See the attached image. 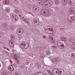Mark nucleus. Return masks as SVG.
Here are the masks:
<instances>
[{
    "instance_id": "c756f323",
    "label": "nucleus",
    "mask_w": 75,
    "mask_h": 75,
    "mask_svg": "<svg viewBox=\"0 0 75 75\" xmlns=\"http://www.w3.org/2000/svg\"><path fill=\"white\" fill-rule=\"evenodd\" d=\"M17 63L18 64H20V61L19 60H18L17 61Z\"/></svg>"
},
{
    "instance_id": "6e6552de",
    "label": "nucleus",
    "mask_w": 75,
    "mask_h": 75,
    "mask_svg": "<svg viewBox=\"0 0 75 75\" xmlns=\"http://www.w3.org/2000/svg\"><path fill=\"white\" fill-rule=\"evenodd\" d=\"M5 11V12L7 13H10V8L9 7H6V8Z\"/></svg>"
},
{
    "instance_id": "e2e57ef3",
    "label": "nucleus",
    "mask_w": 75,
    "mask_h": 75,
    "mask_svg": "<svg viewBox=\"0 0 75 75\" xmlns=\"http://www.w3.org/2000/svg\"><path fill=\"white\" fill-rule=\"evenodd\" d=\"M74 45H75V43Z\"/></svg>"
},
{
    "instance_id": "bb28decb",
    "label": "nucleus",
    "mask_w": 75,
    "mask_h": 75,
    "mask_svg": "<svg viewBox=\"0 0 75 75\" xmlns=\"http://www.w3.org/2000/svg\"><path fill=\"white\" fill-rule=\"evenodd\" d=\"M67 46V43H64V47H66Z\"/></svg>"
},
{
    "instance_id": "49530a36",
    "label": "nucleus",
    "mask_w": 75,
    "mask_h": 75,
    "mask_svg": "<svg viewBox=\"0 0 75 75\" xmlns=\"http://www.w3.org/2000/svg\"><path fill=\"white\" fill-rule=\"evenodd\" d=\"M13 44V42H11V44Z\"/></svg>"
},
{
    "instance_id": "338daca9",
    "label": "nucleus",
    "mask_w": 75,
    "mask_h": 75,
    "mask_svg": "<svg viewBox=\"0 0 75 75\" xmlns=\"http://www.w3.org/2000/svg\"><path fill=\"white\" fill-rule=\"evenodd\" d=\"M38 74H39V72H38Z\"/></svg>"
},
{
    "instance_id": "cd10ccee",
    "label": "nucleus",
    "mask_w": 75,
    "mask_h": 75,
    "mask_svg": "<svg viewBox=\"0 0 75 75\" xmlns=\"http://www.w3.org/2000/svg\"><path fill=\"white\" fill-rule=\"evenodd\" d=\"M52 48L53 49H55L56 48V46H53Z\"/></svg>"
},
{
    "instance_id": "6ab92c4d",
    "label": "nucleus",
    "mask_w": 75,
    "mask_h": 75,
    "mask_svg": "<svg viewBox=\"0 0 75 75\" xmlns=\"http://www.w3.org/2000/svg\"><path fill=\"white\" fill-rule=\"evenodd\" d=\"M15 20L16 21L18 20V16H16V18H15Z\"/></svg>"
},
{
    "instance_id": "f257e3e1",
    "label": "nucleus",
    "mask_w": 75,
    "mask_h": 75,
    "mask_svg": "<svg viewBox=\"0 0 75 75\" xmlns=\"http://www.w3.org/2000/svg\"><path fill=\"white\" fill-rule=\"evenodd\" d=\"M45 32L47 34H52L54 35V32L53 31L54 28L50 26H46L45 27Z\"/></svg>"
},
{
    "instance_id": "7c9ffc66",
    "label": "nucleus",
    "mask_w": 75,
    "mask_h": 75,
    "mask_svg": "<svg viewBox=\"0 0 75 75\" xmlns=\"http://www.w3.org/2000/svg\"><path fill=\"white\" fill-rule=\"evenodd\" d=\"M34 7H35V10H37V7L36 6H34Z\"/></svg>"
},
{
    "instance_id": "c9c22d12",
    "label": "nucleus",
    "mask_w": 75,
    "mask_h": 75,
    "mask_svg": "<svg viewBox=\"0 0 75 75\" xmlns=\"http://www.w3.org/2000/svg\"><path fill=\"white\" fill-rule=\"evenodd\" d=\"M56 42H55V40H53L52 41V42L53 43H55Z\"/></svg>"
},
{
    "instance_id": "6e6d98bb",
    "label": "nucleus",
    "mask_w": 75,
    "mask_h": 75,
    "mask_svg": "<svg viewBox=\"0 0 75 75\" xmlns=\"http://www.w3.org/2000/svg\"><path fill=\"white\" fill-rule=\"evenodd\" d=\"M25 21H26V19H25Z\"/></svg>"
},
{
    "instance_id": "f3484780",
    "label": "nucleus",
    "mask_w": 75,
    "mask_h": 75,
    "mask_svg": "<svg viewBox=\"0 0 75 75\" xmlns=\"http://www.w3.org/2000/svg\"><path fill=\"white\" fill-rule=\"evenodd\" d=\"M55 3L56 4H58L59 3V1H58V0H55Z\"/></svg>"
},
{
    "instance_id": "a211bd4d",
    "label": "nucleus",
    "mask_w": 75,
    "mask_h": 75,
    "mask_svg": "<svg viewBox=\"0 0 75 75\" xmlns=\"http://www.w3.org/2000/svg\"><path fill=\"white\" fill-rule=\"evenodd\" d=\"M71 57L72 58H75V54H72L71 55Z\"/></svg>"
},
{
    "instance_id": "8fccbe9b",
    "label": "nucleus",
    "mask_w": 75,
    "mask_h": 75,
    "mask_svg": "<svg viewBox=\"0 0 75 75\" xmlns=\"http://www.w3.org/2000/svg\"><path fill=\"white\" fill-rule=\"evenodd\" d=\"M9 43H10V42H11V41H9Z\"/></svg>"
},
{
    "instance_id": "5701e85b",
    "label": "nucleus",
    "mask_w": 75,
    "mask_h": 75,
    "mask_svg": "<svg viewBox=\"0 0 75 75\" xmlns=\"http://www.w3.org/2000/svg\"><path fill=\"white\" fill-rule=\"evenodd\" d=\"M71 20H75V17L73 16L71 18Z\"/></svg>"
},
{
    "instance_id": "0eeeda50",
    "label": "nucleus",
    "mask_w": 75,
    "mask_h": 75,
    "mask_svg": "<svg viewBox=\"0 0 75 75\" xmlns=\"http://www.w3.org/2000/svg\"><path fill=\"white\" fill-rule=\"evenodd\" d=\"M20 47L22 49H24V50H25V49H27L28 47L26 48L24 45V44H22L20 45Z\"/></svg>"
},
{
    "instance_id": "bf43d9fd",
    "label": "nucleus",
    "mask_w": 75,
    "mask_h": 75,
    "mask_svg": "<svg viewBox=\"0 0 75 75\" xmlns=\"http://www.w3.org/2000/svg\"><path fill=\"white\" fill-rule=\"evenodd\" d=\"M49 37H51V35L49 36Z\"/></svg>"
},
{
    "instance_id": "79ce46f5",
    "label": "nucleus",
    "mask_w": 75,
    "mask_h": 75,
    "mask_svg": "<svg viewBox=\"0 0 75 75\" xmlns=\"http://www.w3.org/2000/svg\"><path fill=\"white\" fill-rule=\"evenodd\" d=\"M37 65H38V63L35 64V65H36V67H37V66H38Z\"/></svg>"
},
{
    "instance_id": "9b49d317",
    "label": "nucleus",
    "mask_w": 75,
    "mask_h": 75,
    "mask_svg": "<svg viewBox=\"0 0 75 75\" xmlns=\"http://www.w3.org/2000/svg\"><path fill=\"white\" fill-rule=\"evenodd\" d=\"M74 11V8L73 7H71L69 10V13H73Z\"/></svg>"
},
{
    "instance_id": "aec40b11",
    "label": "nucleus",
    "mask_w": 75,
    "mask_h": 75,
    "mask_svg": "<svg viewBox=\"0 0 75 75\" xmlns=\"http://www.w3.org/2000/svg\"><path fill=\"white\" fill-rule=\"evenodd\" d=\"M54 72H55V69H53L52 70V73L54 75H55V74Z\"/></svg>"
},
{
    "instance_id": "ddd939ff",
    "label": "nucleus",
    "mask_w": 75,
    "mask_h": 75,
    "mask_svg": "<svg viewBox=\"0 0 75 75\" xmlns=\"http://www.w3.org/2000/svg\"><path fill=\"white\" fill-rule=\"evenodd\" d=\"M2 26L4 28H6L7 27V24L6 23H4L3 24Z\"/></svg>"
},
{
    "instance_id": "a18cd8bd",
    "label": "nucleus",
    "mask_w": 75,
    "mask_h": 75,
    "mask_svg": "<svg viewBox=\"0 0 75 75\" xmlns=\"http://www.w3.org/2000/svg\"><path fill=\"white\" fill-rule=\"evenodd\" d=\"M39 6H40V4H41V2H39Z\"/></svg>"
},
{
    "instance_id": "de8ad7c7",
    "label": "nucleus",
    "mask_w": 75,
    "mask_h": 75,
    "mask_svg": "<svg viewBox=\"0 0 75 75\" xmlns=\"http://www.w3.org/2000/svg\"><path fill=\"white\" fill-rule=\"evenodd\" d=\"M59 72H60V73H62V71H59Z\"/></svg>"
},
{
    "instance_id": "58836bf2",
    "label": "nucleus",
    "mask_w": 75,
    "mask_h": 75,
    "mask_svg": "<svg viewBox=\"0 0 75 75\" xmlns=\"http://www.w3.org/2000/svg\"><path fill=\"white\" fill-rule=\"evenodd\" d=\"M7 30H11V29H10V28H9V29L8 28H7Z\"/></svg>"
},
{
    "instance_id": "4d7b16f0",
    "label": "nucleus",
    "mask_w": 75,
    "mask_h": 75,
    "mask_svg": "<svg viewBox=\"0 0 75 75\" xmlns=\"http://www.w3.org/2000/svg\"><path fill=\"white\" fill-rule=\"evenodd\" d=\"M28 69H29V70H30V68H28Z\"/></svg>"
},
{
    "instance_id": "dca6fc26",
    "label": "nucleus",
    "mask_w": 75,
    "mask_h": 75,
    "mask_svg": "<svg viewBox=\"0 0 75 75\" xmlns=\"http://www.w3.org/2000/svg\"><path fill=\"white\" fill-rule=\"evenodd\" d=\"M44 57V54H41L40 55V57L41 58H43Z\"/></svg>"
},
{
    "instance_id": "4468645a",
    "label": "nucleus",
    "mask_w": 75,
    "mask_h": 75,
    "mask_svg": "<svg viewBox=\"0 0 75 75\" xmlns=\"http://www.w3.org/2000/svg\"><path fill=\"white\" fill-rule=\"evenodd\" d=\"M2 16H3V17L4 18H6V16H7V14L5 13H3Z\"/></svg>"
},
{
    "instance_id": "a878e982",
    "label": "nucleus",
    "mask_w": 75,
    "mask_h": 75,
    "mask_svg": "<svg viewBox=\"0 0 75 75\" xmlns=\"http://www.w3.org/2000/svg\"><path fill=\"white\" fill-rule=\"evenodd\" d=\"M50 52H47L46 53V55H49L50 54Z\"/></svg>"
},
{
    "instance_id": "4be33fe9",
    "label": "nucleus",
    "mask_w": 75,
    "mask_h": 75,
    "mask_svg": "<svg viewBox=\"0 0 75 75\" xmlns=\"http://www.w3.org/2000/svg\"><path fill=\"white\" fill-rule=\"evenodd\" d=\"M15 13H17V12H18V13H19V12H20V11H18V10H15Z\"/></svg>"
},
{
    "instance_id": "f8f14e48",
    "label": "nucleus",
    "mask_w": 75,
    "mask_h": 75,
    "mask_svg": "<svg viewBox=\"0 0 75 75\" xmlns=\"http://www.w3.org/2000/svg\"><path fill=\"white\" fill-rule=\"evenodd\" d=\"M61 40L64 41H66L67 40V39L65 37H62L61 38Z\"/></svg>"
},
{
    "instance_id": "ea45409f",
    "label": "nucleus",
    "mask_w": 75,
    "mask_h": 75,
    "mask_svg": "<svg viewBox=\"0 0 75 75\" xmlns=\"http://www.w3.org/2000/svg\"><path fill=\"white\" fill-rule=\"evenodd\" d=\"M19 16L20 17H22V16H21V14H19Z\"/></svg>"
},
{
    "instance_id": "72a5a7b5",
    "label": "nucleus",
    "mask_w": 75,
    "mask_h": 75,
    "mask_svg": "<svg viewBox=\"0 0 75 75\" xmlns=\"http://www.w3.org/2000/svg\"><path fill=\"white\" fill-rule=\"evenodd\" d=\"M6 50H8V51H10V49H9V48L7 47L6 49Z\"/></svg>"
},
{
    "instance_id": "39448f33",
    "label": "nucleus",
    "mask_w": 75,
    "mask_h": 75,
    "mask_svg": "<svg viewBox=\"0 0 75 75\" xmlns=\"http://www.w3.org/2000/svg\"><path fill=\"white\" fill-rule=\"evenodd\" d=\"M58 61H59V60H58V59L57 57L52 58V63H55V64H57Z\"/></svg>"
},
{
    "instance_id": "13d9d810",
    "label": "nucleus",
    "mask_w": 75,
    "mask_h": 75,
    "mask_svg": "<svg viewBox=\"0 0 75 75\" xmlns=\"http://www.w3.org/2000/svg\"><path fill=\"white\" fill-rule=\"evenodd\" d=\"M21 0V1H24V0Z\"/></svg>"
},
{
    "instance_id": "4c0bfd02",
    "label": "nucleus",
    "mask_w": 75,
    "mask_h": 75,
    "mask_svg": "<svg viewBox=\"0 0 75 75\" xmlns=\"http://www.w3.org/2000/svg\"><path fill=\"white\" fill-rule=\"evenodd\" d=\"M17 15H14V18H16V17H17Z\"/></svg>"
},
{
    "instance_id": "423d86ee",
    "label": "nucleus",
    "mask_w": 75,
    "mask_h": 75,
    "mask_svg": "<svg viewBox=\"0 0 75 75\" xmlns=\"http://www.w3.org/2000/svg\"><path fill=\"white\" fill-rule=\"evenodd\" d=\"M3 4L6 5H9L10 4V1L8 0H4L3 1Z\"/></svg>"
},
{
    "instance_id": "603ef678",
    "label": "nucleus",
    "mask_w": 75,
    "mask_h": 75,
    "mask_svg": "<svg viewBox=\"0 0 75 75\" xmlns=\"http://www.w3.org/2000/svg\"><path fill=\"white\" fill-rule=\"evenodd\" d=\"M45 11H44L43 12V13H44V14H45Z\"/></svg>"
},
{
    "instance_id": "f03ea898",
    "label": "nucleus",
    "mask_w": 75,
    "mask_h": 75,
    "mask_svg": "<svg viewBox=\"0 0 75 75\" xmlns=\"http://www.w3.org/2000/svg\"><path fill=\"white\" fill-rule=\"evenodd\" d=\"M46 4L45 5H43V6H44V7H47V5L51 7V6H52L53 5V2H52V1L50 0H47L46 1Z\"/></svg>"
},
{
    "instance_id": "20e7f679",
    "label": "nucleus",
    "mask_w": 75,
    "mask_h": 75,
    "mask_svg": "<svg viewBox=\"0 0 75 75\" xmlns=\"http://www.w3.org/2000/svg\"><path fill=\"white\" fill-rule=\"evenodd\" d=\"M57 45L59 48L62 49L64 48V44H62L61 42L60 41H58L57 43Z\"/></svg>"
},
{
    "instance_id": "69168bd1",
    "label": "nucleus",
    "mask_w": 75,
    "mask_h": 75,
    "mask_svg": "<svg viewBox=\"0 0 75 75\" xmlns=\"http://www.w3.org/2000/svg\"><path fill=\"white\" fill-rule=\"evenodd\" d=\"M72 41H74V40H72Z\"/></svg>"
},
{
    "instance_id": "09e8293b",
    "label": "nucleus",
    "mask_w": 75,
    "mask_h": 75,
    "mask_svg": "<svg viewBox=\"0 0 75 75\" xmlns=\"http://www.w3.org/2000/svg\"><path fill=\"white\" fill-rule=\"evenodd\" d=\"M13 17H14V15H12Z\"/></svg>"
},
{
    "instance_id": "393cba45",
    "label": "nucleus",
    "mask_w": 75,
    "mask_h": 75,
    "mask_svg": "<svg viewBox=\"0 0 75 75\" xmlns=\"http://www.w3.org/2000/svg\"><path fill=\"white\" fill-rule=\"evenodd\" d=\"M42 37L44 39H45L47 38V37L46 36H45L44 35H42Z\"/></svg>"
},
{
    "instance_id": "2f4dec72",
    "label": "nucleus",
    "mask_w": 75,
    "mask_h": 75,
    "mask_svg": "<svg viewBox=\"0 0 75 75\" xmlns=\"http://www.w3.org/2000/svg\"><path fill=\"white\" fill-rule=\"evenodd\" d=\"M56 10H57V11L58 10V7H57L56 8Z\"/></svg>"
},
{
    "instance_id": "a19ab883",
    "label": "nucleus",
    "mask_w": 75,
    "mask_h": 75,
    "mask_svg": "<svg viewBox=\"0 0 75 75\" xmlns=\"http://www.w3.org/2000/svg\"><path fill=\"white\" fill-rule=\"evenodd\" d=\"M61 75V74H60V73H58V74H56V75Z\"/></svg>"
},
{
    "instance_id": "2eb2a0df",
    "label": "nucleus",
    "mask_w": 75,
    "mask_h": 75,
    "mask_svg": "<svg viewBox=\"0 0 75 75\" xmlns=\"http://www.w3.org/2000/svg\"><path fill=\"white\" fill-rule=\"evenodd\" d=\"M47 72L49 74H50V75H52V73H51V71L49 70H47Z\"/></svg>"
},
{
    "instance_id": "680f3d73",
    "label": "nucleus",
    "mask_w": 75,
    "mask_h": 75,
    "mask_svg": "<svg viewBox=\"0 0 75 75\" xmlns=\"http://www.w3.org/2000/svg\"><path fill=\"white\" fill-rule=\"evenodd\" d=\"M28 22V21H27L26 23H27Z\"/></svg>"
},
{
    "instance_id": "c85d7f7f",
    "label": "nucleus",
    "mask_w": 75,
    "mask_h": 75,
    "mask_svg": "<svg viewBox=\"0 0 75 75\" xmlns=\"http://www.w3.org/2000/svg\"><path fill=\"white\" fill-rule=\"evenodd\" d=\"M14 27L13 26H12L11 27V28H10V29H11V30H13V29H14Z\"/></svg>"
},
{
    "instance_id": "0e129e2a",
    "label": "nucleus",
    "mask_w": 75,
    "mask_h": 75,
    "mask_svg": "<svg viewBox=\"0 0 75 75\" xmlns=\"http://www.w3.org/2000/svg\"><path fill=\"white\" fill-rule=\"evenodd\" d=\"M34 6H33V8H34Z\"/></svg>"
},
{
    "instance_id": "412c9836",
    "label": "nucleus",
    "mask_w": 75,
    "mask_h": 75,
    "mask_svg": "<svg viewBox=\"0 0 75 75\" xmlns=\"http://www.w3.org/2000/svg\"><path fill=\"white\" fill-rule=\"evenodd\" d=\"M49 55V58L50 59H52V58H53V57H52L51 55Z\"/></svg>"
},
{
    "instance_id": "f704fd0d",
    "label": "nucleus",
    "mask_w": 75,
    "mask_h": 75,
    "mask_svg": "<svg viewBox=\"0 0 75 75\" xmlns=\"http://www.w3.org/2000/svg\"><path fill=\"white\" fill-rule=\"evenodd\" d=\"M10 61L11 63H13V62H12V61H11V59H10Z\"/></svg>"
},
{
    "instance_id": "774afa93",
    "label": "nucleus",
    "mask_w": 75,
    "mask_h": 75,
    "mask_svg": "<svg viewBox=\"0 0 75 75\" xmlns=\"http://www.w3.org/2000/svg\"><path fill=\"white\" fill-rule=\"evenodd\" d=\"M16 75H17V74H16Z\"/></svg>"
},
{
    "instance_id": "052dcab7",
    "label": "nucleus",
    "mask_w": 75,
    "mask_h": 75,
    "mask_svg": "<svg viewBox=\"0 0 75 75\" xmlns=\"http://www.w3.org/2000/svg\"><path fill=\"white\" fill-rule=\"evenodd\" d=\"M71 75H73L72 74H71Z\"/></svg>"
},
{
    "instance_id": "37998d69",
    "label": "nucleus",
    "mask_w": 75,
    "mask_h": 75,
    "mask_svg": "<svg viewBox=\"0 0 75 75\" xmlns=\"http://www.w3.org/2000/svg\"><path fill=\"white\" fill-rule=\"evenodd\" d=\"M58 71H56V72H55V74H58Z\"/></svg>"
},
{
    "instance_id": "b1692460",
    "label": "nucleus",
    "mask_w": 75,
    "mask_h": 75,
    "mask_svg": "<svg viewBox=\"0 0 75 75\" xmlns=\"http://www.w3.org/2000/svg\"><path fill=\"white\" fill-rule=\"evenodd\" d=\"M38 67H39V68H40V67H41V63H39L38 64Z\"/></svg>"
},
{
    "instance_id": "5fc2aeb1",
    "label": "nucleus",
    "mask_w": 75,
    "mask_h": 75,
    "mask_svg": "<svg viewBox=\"0 0 75 75\" xmlns=\"http://www.w3.org/2000/svg\"><path fill=\"white\" fill-rule=\"evenodd\" d=\"M12 38H14V37H12Z\"/></svg>"
},
{
    "instance_id": "473e14b6",
    "label": "nucleus",
    "mask_w": 75,
    "mask_h": 75,
    "mask_svg": "<svg viewBox=\"0 0 75 75\" xmlns=\"http://www.w3.org/2000/svg\"><path fill=\"white\" fill-rule=\"evenodd\" d=\"M73 42L72 44H73V45H74L75 43V42H74V41H73V42Z\"/></svg>"
},
{
    "instance_id": "9d476101",
    "label": "nucleus",
    "mask_w": 75,
    "mask_h": 75,
    "mask_svg": "<svg viewBox=\"0 0 75 75\" xmlns=\"http://www.w3.org/2000/svg\"><path fill=\"white\" fill-rule=\"evenodd\" d=\"M62 3L63 6H66L67 0H62Z\"/></svg>"
},
{
    "instance_id": "c03bdc74",
    "label": "nucleus",
    "mask_w": 75,
    "mask_h": 75,
    "mask_svg": "<svg viewBox=\"0 0 75 75\" xmlns=\"http://www.w3.org/2000/svg\"><path fill=\"white\" fill-rule=\"evenodd\" d=\"M20 18H21V19H23V18L22 16L21 17H20Z\"/></svg>"
},
{
    "instance_id": "e433bc0d",
    "label": "nucleus",
    "mask_w": 75,
    "mask_h": 75,
    "mask_svg": "<svg viewBox=\"0 0 75 75\" xmlns=\"http://www.w3.org/2000/svg\"><path fill=\"white\" fill-rule=\"evenodd\" d=\"M4 48V49H7V47H3Z\"/></svg>"
},
{
    "instance_id": "3c124183",
    "label": "nucleus",
    "mask_w": 75,
    "mask_h": 75,
    "mask_svg": "<svg viewBox=\"0 0 75 75\" xmlns=\"http://www.w3.org/2000/svg\"><path fill=\"white\" fill-rule=\"evenodd\" d=\"M1 67V64H0V67Z\"/></svg>"
},
{
    "instance_id": "7ed1b4c3",
    "label": "nucleus",
    "mask_w": 75,
    "mask_h": 75,
    "mask_svg": "<svg viewBox=\"0 0 75 75\" xmlns=\"http://www.w3.org/2000/svg\"><path fill=\"white\" fill-rule=\"evenodd\" d=\"M23 29L18 28L16 30V34L18 35H21L23 34V30H22Z\"/></svg>"
},
{
    "instance_id": "864d4df0",
    "label": "nucleus",
    "mask_w": 75,
    "mask_h": 75,
    "mask_svg": "<svg viewBox=\"0 0 75 75\" xmlns=\"http://www.w3.org/2000/svg\"><path fill=\"white\" fill-rule=\"evenodd\" d=\"M24 17H22V19H24Z\"/></svg>"
},
{
    "instance_id": "1a4fd4ad",
    "label": "nucleus",
    "mask_w": 75,
    "mask_h": 75,
    "mask_svg": "<svg viewBox=\"0 0 75 75\" xmlns=\"http://www.w3.org/2000/svg\"><path fill=\"white\" fill-rule=\"evenodd\" d=\"M8 69L10 70L11 71H14V68L12 66H10L8 67Z\"/></svg>"
}]
</instances>
